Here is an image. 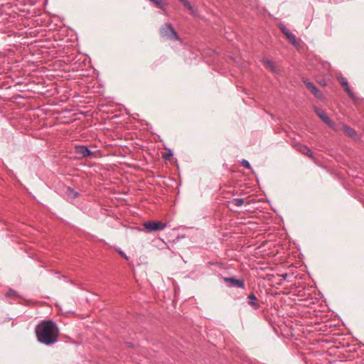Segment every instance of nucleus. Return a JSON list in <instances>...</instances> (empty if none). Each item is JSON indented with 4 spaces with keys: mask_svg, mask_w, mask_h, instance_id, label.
Here are the masks:
<instances>
[{
    "mask_svg": "<svg viewBox=\"0 0 364 364\" xmlns=\"http://www.w3.org/2000/svg\"><path fill=\"white\" fill-rule=\"evenodd\" d=\"M35 333L39 343L51 346L58 340L59 328L53 321L43 320L36 325Z\"/></svg>",
    "mask_w": 364,
    "mask_h": 364,
    "instance_id": "f257e3e1",
    "label": "nucleus"
},
{
    "mask_svg": "<svg viewBox=\"0 0 364 364\" xmlns=\"http://www.w3.org/2000/svg\"><path fill=\"white\" fill-rule=\"evenodd\" d=\"M160 34L163 38L181 41V38L170 23H167L161 27Z\"/></svg>",
    "mask_w": 364,
    "mask_h": 364,
    "instance_id": "f03ea898",
    "label": "nucleus"
},
{
    "mask_svg": "<svg viewBox=\"0 0 364 364\" xmlns=\"http://www.w3.org/2000/svg\"><path fill=\"white\" fill-rule=\"evenodd\" d=\"M144 227L149 232L163 230L166 227V223L161 221H147L144 223Z\"/></svg>",
    "mask_w": 364,
    "mask_h": 364,
    "instance_id": "7ed1b4c3",
    "label": "nucleus"
},
{
    "mask_svg": "<svg viewBox=\"0 0 364 364\" xmlns=\"http://www.w3.org/2000/svg\"><path fill=\"white\" fill-rule=\"evenodd\" d=\"M223 281L229 283L230 287H237L240 289L245 288V284L243 279H237L235 277H223Z\"/></svg>",
    "mask_w": 364,
    "mask_h": 364,
    "instance_id": "20e7f679",
    "label": "nucleus"
},
{
    "mask_svg": "<svg viewBox=\"0 0 364 364\" xmlns=\"http://www.w3.org/2000/svg\"><path fill=\"white\" fill-rule=\"evenodd\" d=\"M316 114L321 119V120L326 123L329 127L335 129V124L331 122L329 117L326 115V112L321 109L315 107L314 108Z\"/></svg>",
    "mask_w": 364,
    "mask_h": 364,
    "instance_id": "39448f33",
    "label": "nucleus"
},
{
    "mask_svg": "<svg viewBox=\"0 0 364 364\" xmlns=\"http://www.w3.org/2000/svg\"><path fill=\"white\" fill-rule=\"evenodd\" d=\"M338 80L340 82V84H341V85L343 87L346 92L348 93L349 97L354 100L355 96L353 94V91L350 90L347 79L345 77L341 75L338 77Z\"/></svg>",
    "mask_w": 364,
    "mask_h": 364,
    "instance_id": "423d86ee",
    "label": "nucleus"
},
{
    "mask_svg": "<svg viewBox=\"0 0 364 364\" xmlns=\"http://www.w3.org/2000/svg\"><path fill=\"white\" fill-rule=\"evenodd\" d=\"M279 28L281 31L286 36L288 40L291 42V43L295 46L296 44V36L294 34H292L291 31L284 25H280Z\"/></svg>",
    "mask_w": 364,
    "mask_h": 364,
    "instance_id": "0eeeda50",
    "label": "nucleus"
},
{
    "mask_svg": "<svg viewBox=\"0 0 364 364\" xmlns=\"http://www.w3.org/2000/svg\"><path fill=\"white\" fill-rule=\"evenodd\" d=\"M294 148L301 152L302 154L309 156V158H313V153L311 149L306 145L301 144H296L294 145Z\"/></svg>",
    "mask_w": 364,
    "mask_h": 364,
    "instance_id": "6e6552de",
    "label": "nucleus"
},
{
    "mask_svg": "<svg viewBox=\"0 0 364 364\" xmlns=\"http://www.w3.org/2000/svg\"><path fill=\"white\" fill-rule=\"evenodd\" d=\"M306 87L311 91L314 96L318 99L323 97L321 92L311 82L304 81Z\"/></svg>",
    "mask_w": 364,
    "mask_h": 364,
    "instance_id": "1a4fd4ad",
    "label": "nucleus"
},
{
    "mask_svg": "<svg viewBox=\"0 0 364 364\" xmlns=\"http://www.w3.org/2000/svg\"><path fill=\"white\" fill-rule=\"evenodd\" d=\"M76 152L83 157H87L92 154V152L89 149L87 146L80 145L75 147Z\"/></svg>",
    "mask_w": 364,
    "mask_h": 364,
    "instance_id": "9d476101",
    "label": "nucleus"
},
{
    "mask_svg": "<svg viewBox=\"0 0 364 364\" xmlns=\"http://www.w3.org/2000/svg\"><path fill=\"white\" fill-rule=\"evenodd\" d=\"M248 304L254 309L257 310L260 308V305L258 302L257 296L255 295V294L252 293L250 295H248Z\"/></svg>",
    "mask_w": 364,
    "mask_h": 364,
    "instance_id": "9b49d317",
    "label": "nucleus"
},
{
    "mask_svg": "<svg viewBox=\"0 0 364 364\" xmlns=\"http://www.w3.org/2000/svg\"><path fill=\"white\" fill-rule=\"evenodd\" d=\"M186 8H187L190 12V14L193 16H198V11L196 8H194L188 0H178Z\"/></svg>",
    "mask_w": 364,
    "mask_h": 364,
    "instance_id": "f8f14e48",
    "label": "nucleus"
},
{
    "mask_svg": "<svg viewBox=\"0 0 364 364\" xmlns=\"http://www.w3.org/2000/svg\"><path fill=\"white\" fill-rule=\"evenodd\" d=\"M343 128L344 131L346 132V133L350 137L355 138L357 136V133L353 128L350 127L349 126H348L346 124H343Z\"/></svg>",
    "mask_w": 364,
    "mask_h": 364,
    "instance_id": "ddd939ff",
    "label": "nucleus"
},
{
    "mask_svg": "<svg viewBox=\"0 0 364 364\" xmlns=\"http://www.w3.org/2000/svg\"><path fill=\"white\" fill-rule=\"evenodd\" d=\"M65 194L70 199H75L78 196V193L70 187H68L65 191Z\"/></svg>",
    "mask_w": 364,
    "mask_h": 364,
    "instance_id": "4468645a",
    "label": "nucleus"
},
{
    "mask_svg": "<svg viewBox=\"0 0 364 364\" xmlns=\"http://www.w3.org/2000/svg\"><path fill=\"white\" fill-rule=\"evenodd\" d=\"M263 63H264V65L266 66V68L269 69L272 72H273V73L277 72L276 67L272 61H271L267 58H264L263 60Z\"/></svg>",
    "mask_w": 364,
    "mask_h": 364,
    "instance_id": "2eb2a0df",
    "label": "nucleus"
},
{
    "mask_svg": "<svg viewBox=\"0 0 364 364\" xmlns=\"http://www.w3.org/2000/svg\"><path fill=\"white\" fill-rule=\"evenodd\" d=\"M245 203V200L243 198H234L231 203L237 207H240L243 205Z\"/></svg>",
    "mask_w": 364,
    "mask_h": 364,
    "instance_id": "dca6fc26",
    "label": "nucleus"
},
{
    "mask_svg": "<svg viewBox=\"0 0 364 364\" xmlns=\"http://www.w3.org/2000/svg\"><path fill=\"white\" fill-rule=\"evenodd\" d=\"M241 165L247 168H251L250 164L245 159H242L240 162Z\"/></svg>",
    "mask_w": 364,
    "mask_h": 364,
    "instance_id": "f3484780",
    "label": "nucleus"
},
{
    "mask_svg": "<svg viewBox=\"0 0 364 364\" xmlns=\"http://www.w3.org/2000/svg\"><path fill=\"white\" fill-rule=\"evenodd\" d=\"M16 292L14 290H9V292L6 294V296H10L11 295H15Z\"/></svg>",
    "mask_w": 364,
    "mask_h": 364,
    "instance_id": "a211bd4d",
    "label": "nucleus"
},
{
    "mask_svg": "<svg viewBox=\"0 0 364 364\" xmlns=\"http://www.w3.org/2000/svg\"><path fill=\"white\" fill-rule=\"evenodd\" d=\"M318 83H319L321 85H322V86H326V82H325V80H321L318 81Z\"/></svg>",
    "mask_w": 364,
    "mask_h": 364,
    "instance_id": "6ab92c4d",
    "label": "nucleus"
},
{
    "mask_svg": "<svg viewBox=\"0 0 364 364\" xmlns=\"http://www.w3.org/2000/svg\"><path fill=\"white\" fill-rule=\"evenodd\" d=\"M119 254L122 257H124L125 259H128V258H127V255H125L122 251H119Z\"/></svg>",
    "mask_w": 364,
    "mask_h": 364,
    "instance_id": "aec40b11",
    "label": "nucleus"
},
{
    "mask_svg": "<svg viewBox=\"0 0 364 364\" xmlns=\"http://www.w3.org/2000/svg\"><path fill=\"white\" fill-rule=\"evenodd\" d=\"M287 276H288V275H287V273H285V274H282L281 275V277L283 278V279H287Z\"/></svg>",
    "mask_w": 364,
    "mask_h": 364,
    "instance_id": "412c9836",
    "label": "nucleus"
},
{
    "mask_svg": "<svg viewBox=\"0 0 364 364\" xmlns=\"http://www.w3.org/2000/svg\"><path fill=\"white\" fill-rule=\"evenodd\" d=\"M164 158L165 159H169V158H168V157H167L166 156H164Z\"/></svg>",
    "mask_w": 364,
    "mask_h": 364,
    "instance_id": "4be33fe9",
    "label": "nucleus"
}]
</instances>
